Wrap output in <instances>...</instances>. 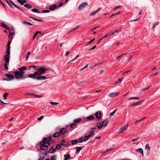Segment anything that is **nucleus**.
<instances>
[{
	"mask_svg": "<svg viewBox=\"0 0 160 160\" xmlns=\"http://www.w3.org/2000/svg\"><path fill=\"white\" fill-rule=\"evenodd\" d=\"M51 138V137L44 138L42 141L40 142L39 143L40 145L45 144L47 145H49L51 143L50 141Z\"/></svg>",
	"mask_w": 160,
	"mask_h": 160,
	"instance_id": "f257e3e1",
	"label": "nucleus"
},
{
	"mask_svg": "<svg viewBox=\"0 0 160 160\" xmlns=\"http://www.w3.org/2000/svg\"><path fill=\"white\" fill-rule=\"evenodd\" d=\"M25 73V72L23 71H16L14 72L15 77L17 79L22 78Z\"/></svg>",
	"mask_w": 160,
	"mask_h": 160,
	"instance_id": "f03ea898",
	"label": "nucleus"
},
{
	"mask_svg": "<svg viewBox=\"0 0 160 160\" xmlns=\"http://www.w3.org/2000/svg\"><path fill=\"white\" fill-rule=\"evenodd\" d=\"M46 70V67L43 66L41 67L38 69V71H35L34 73L37 74V75H40L44 73Z\"/></svg>",
	"mask_w": 160,
	"mask_h": 160,
	"instance_id": "7ed1b4c3",
	"label": "nucleus"
},
{
	"mask_svg": "<svg viewBox=\"0 0 160 160\" xmlns=\"http://www.w3.org/2000/svg\"><path fill=\"white\" fill-rule=\"evenodd\" d=\"M7 77L3 79V81H12L14 78V76L11 74H6L5 75Z\"/></svg>",
	"mask_w": 160,
	"mask_h": 160,
	"instance_id": "20e7f679",
	"label": "nucleus"
},
{
	"mask_svg": "<svg viewBox=\"0 0 160 160\" xmlns=\"http://www.w3.org/2000/svg\"><path fill=\"white\" fill-rule=\"evenodd\" d=\"M88 3L87 2H84L82 3L78 7L79 10H82L87 6Z\"/></svg>",
	"mask_w": 160,
	"mask_h": 160,
	"instance_id": "39448f33",
	"label": "nucleus"
},
{
	"mask_svg": "<svg viewBox=\"0 0 160 160\" xmlns=\"http://www.w3.org/2000/svg\"><path fill=\"white\" fill-rule=\"evenodd\" d=\"M128 126V124H127L126 126L122 127L119 130V132L120 133H121L122 132H123L125 131L126 130Z\"/></svg>",
	"mask_w": 160,
	"mask_h": 160,
	"instance_id": "423d86ee",
	"label": "nucleus"
},
{
	"mask_svg": "<svg viewBox=\"0 0 160 160\" xmlns=\"http://www.w3.org/2000/svg\"><path fill=\"white\" fill-rule=\"evenodd\" d=\"M67 131V129L66 128H62L60 129L59 130V133L61 134L65 133Z\"/></svg>",
	"mask_w": 160,
	"mask_h": 160,
	"instance_id": "0eeeda50",
	"label": "nucleus"
},
{
	"mask_svg": "<svg viewBox=\"0 0 160 160\" xmlns=\"http://www.w3.org/2000/svg\"><path fill=\"white\" fill-rule=\"evenodd\" d=\"M108 122L109 121L108 119H106L104 120L102 122V124L103 126L104 127H106L107 126V124H108Z\"/></svg>",
	"mask_w": 160,
	"mask_h": 160,
	"instance_id": "6e6552de",
	"label": "nucleus"
},
{
	"mask_svg": "<svg viewBox=\"0 0 160 160\" xmlns=\"http://www.w3.org/2000/svg\"><path fill=\"white\" fill-rule=\"evenodd\" d=\"M37 75V74H36V73L34 72L33 73L29 74L28 75V77L29 78H32L33 79L36 78L37 79V77L36 76Z\"/></svg>",
	"mask_w": 160,
	"mask_h": 160,
	"instance_id": "1a4fd4ad",
	"label": "nucleus"
},
{
	"mask_svg": "<svg viewBox=\"0 0 160 160\" xmlns=\"http://www.w3.org/2000/svg\"><path fill=\"white\" fill-rule=\"evenodd\" d=\"M41 146L40 148L41 149L44 150H47L48 148V146L45 144H43Z\"/></svg>",
	"mask_w": 160,
	"mask_h": 160,
	"instance_id": "9d476101",
	"label": "nucleus"
},
{
	"mask_svg": "<svg viewBox=\"0 0 160 160\" xmlns=\"http://www.w3.org/2000/svg\"><path fill=\"white\" fill-rule=\"evenodd\" d=\"M4 60L6 63H8L9 61V55L6 54L4 56Z\"/></svg>",
	"mask_w": 160,
	"mask_h": 160,
	"instance_id": "9b49d317",
	"label": "nucleus"
},
{
	"mask_svg": "<svg viewBox=\"0 0 160 160\" xmlns=\"http://www.w3.org/2000/svg\"><path fill=\"white\" fill-rule=\"evenodd\" d=\"M46 79V77L43 76H38L37 78V79L38 80H43Z\"/></svg>",
	"mask_w": 160,
	"mask_h": 160,
	"instance_id": "f8f14e48",
	"label": "nucleus"
},
{
	"mask_svg": "<svg viewBox=\"0 0 160 160\" xmlns=\"http://www.w3.org/2000/svg\"><path fill=\"white\" fill-rule=\"evenodd\" d=\"M95 116L98 119H100L101 118V114L99 112H98L95 113Z\"/></svg>",
	"mask_w": 160,
	"mask_h": 160,
	"instance_id": "ddd939ff",
	"label": "nucleus"
},
{
	"mask_svg": "<svg viewBox=\"0 0 160 160\" xmlns=\"http://www.w3.org/2000/svg\"><path fill=\"white\" fill-rule=\"evenodd\" d=\"M17 2L19 3L21 5H24V3H25L27 2L25 0H17Z\"/></svg>",
	"mask_w": 160,
	"mask_h": 160,
	"instance_id": "4468645a",
	"label": "nucleus"
},
{
	"mask_svg": "<svg viewBox=\"0 0 160 160\" xmlns=\"http://www.w3.org/2000/svg\"><path fill=\"white\" fill-rule=\"evenodd\" d=\"M57 8V5L56 4H54L51 6L49 8V10L51 11Z\"/></svg>",
	"mask_w": 160,
	"mask_h": 160,
	"instance_id": "2eb2a0df",
	"label": "nucleus"
},
{
	"mask_svg": "<svg viewBox=\"0 0 160 160\" xmlns=\"http://www.w3.org/2000/svg\"><path fill=\"white\" fill-rule=\"evenodd\" d=\"M82 120V119L81 118H76L74 120L73 122L74 123L76 124V123H78L81 122Z\"/></svg>",
	"mask_w": 160,
	"mask_h": 160,
	"instance_id": "dca6fc26",
	"label": "nucleus"
},
{
	"mask_svg": "<svg viewBox=\"0 0 160 160\" xmlns=\"http://www.w3.org/2000/svg\"><path fill=\"white\" fill-rule=\"evenodd\" d=\"M101 9L100 8H99L98 10H96V11H92V12L90 14V16H94V15H95V14H96L98 11Z\"/></svg>",
	"mask_w": 160,
	"mask_h": 160,
	"instance_id": "f3484780",
	"label": "nucleus"
},
{
	"mask_svg": "<svg viewBox=\"0 0 160 160\" xmlns=\"http://www.w3.org/2000/svg\"><path fill=\"white\" fill-rule=\"evenodd\" d=\"M118 92H112L109 94V96L110 97H115L118 95Z\"/></svg>",
	"mask_w": 160,
	"mask_h": 160,
	"instance_id": "a211bd4d",
	"label": "nucleus"
},
{
	"mask_svg": "<svg viewBox=\"0 0 160 160\" xmlns=\"http://www.w3.org/2000/svg\"><path fill=\"white\" fill-rule=\"evenodd\" d=\"M8 1H9V2L14 7H15L16 8H18V9H20L21 10H22L21 8H20V7H18L17 5L16 4H15L11 0H8Z\"/></svg>",
	"mask_w": 160,
	"mask_h": 160,
	"instance_id": "6ab92c4d",
	"label": "nucleus"
},
{
	"mask_svg": "<svg viewBox=\"0 0 160 160\" xmlns=\"http://www.w3.org/2000/svg\"><path fill=\"white\" fill-rule=\"evenodd\" d=\"M137 151L139 152H140L142 156H143V152L142 148H140L137 149Z\"/></svg>",
	"mask_w": 160,
	"mask_h": 160,
	"instance_id": "aec40b11",
	"label": "nucleus"
},
{
	"mask_svg": "<svg viewBox=\"0 0 160 160\" xmlns=\"http://www.w3.org/2000/svg\"><path fill=\"white\" fill-rule=\"evenodd\" d=\"M60 135L59 132H56L53 135V137L55 138H57L59 137Z\"/></svg>",
	"mask_w": 160,
	"mask_h": 160,
	"instance_id": "412c9836",
	"label": "nucleus"
},
{
	"mask_svg": "<svg viewBox=\"0 0 160 160\" xmlns=\"http://www.w3.org/2000/svg\"><path fill=\"white\" fill-rule=\"evenodd\" d=\"M70 157V155L69 154L64 155V160H68Z\"/></svg>",
	"mask_w": 160,
	"mask_h": 160,
	"instance_id": "4be33fe9",
	"label": "nucleus"
},
{
	"mask_svg": "<svg viewBox=\"0 0 160 160\" xmlns=\"http://www.w3.org/2000/svg\"><path fill=\"white\" fill-rule=\"evenodd\" d=\"M86 118L89 120H92L94 119V117L92 115H91L90 116L87 117Z\"/></svg>",
	"mask_w": 160,
	"mask_h": 160,
	"instance_id": "5701e85b",
	"label": "nucleus"
},
{
	"mask_svg": "<svg viewBox=\"0 0 160 160\" xmlns=\"http://www.w3.org/2000/svg\"><path fill=\"white\" fill-rule=\"evenodd\" d=\"M56 151V150L55 148H52L50 149L49 151L48 152L49 153H54Z\"/></svg>",
	"mask_w": 160,
	"mask_h": 160,
	"instance_id": "b1692460",
	"label": "nucleus"
},
{
	"mask_svg": "<svg viewBox=\"0 0 160 160\" xmlns=\"http://www.w3.org/2000/svg\"><path fill=\"white\" fill-rule=\"evenodd\" d=\"M97 126L98 128L99 129L101 128L103 126L102 123H97Z\"/></svg>",
	"mask_w": 160,
	"mask_h": 160,
	"instance_id": "393cba45",
	"label": "nucleus"
},
{
	"mask_svg": "<svg viewBox=\"0 0 160 160\" xmlns=\"http://www.w3.org/2000/svg\"><path fill=\"white\" fill-rule=\"evenodd\" d=\"M1 24L4 28L7 29V30H9V28L6 25L2 23Z\"/></svg>",
	"mask_w": 160,
	"mask_h": 160,
	"instance_id": "a878e982",
	"label": "nucleus"
},
{
	"mask_svg": "<svg viewBox=\"0 0 160 160\" xmlns=\"http://www.w3.org/2000/svg\"><path fill=\"white\" fill-rule=\"evenodd\" d=\"M29 17L30 18H32V19L33 20L35 21H39V22H42V20L41 19H38L36 18H33V17H32L31 16Z\"/></svg>",
	"mask_w": 160,
	"mask_h": 160,
	"instance_id": "bb28decb",
	"label": "nucleus"
},
{
	"mask_svg": "<svg viewBox=\"0 0 160 160\" xmlns=\"http://www.w3.org/2000/svg\"><path fill=\"white\" fill-rule=\"evenodd\" d=\"M24 5L25 7L28 9L31 8H32L31 6L29 4H25Z\"/></svg>",
	"mask_w": 160,
	"mask_h": 160,
	"instance_id": "cd10ccee",
	"label": "nucleus"
},
{
	"mask_svg": "<svg viewBox=\"0 0 160 160\" xmlns=\"http://www.w3.org/2000/svg\"><path fill=\"white\" fill-rule=\"evenodd\" d=\"M94 133V131H93L91 132L88 136V137H89V138H91L92 136Z\"/></svg>",
	"mask_w": 160,
	"mask_h": 160,
	"instance_id": "c85d7f7f",
	"label": "nucleus"
},
{
	"mask_svg": "<svg viewBox=\"0 0 160 160\" xmlns=\"http://www.w3.org/2000/svg\"><path fill=\"white\" fill-rule=\"evenodd\" d=\"M31 11L32 12H36V13H39V12L38 10L37 9H36V8L32 9L31 10Z\"/></svg>",
	"mask_w": 160,
	"mask_h": 160,
	"instance_id": "c756f323",
	"label": "nucleus"
},
{
	"mask_svg": "<svg viewBox=\"0 0 160 160\" xmlns=\"http://www.w3.org/2000/svg\"><path fill=\"white\" fill-rule=\"evenodd\" d=\"M26 69V68L25 66H23L18 69L19 71H23V70H25Z\"/></svg>",
	"mask_w": 160,
	"mask_h": 160,
	"instance_id": "7c9ffc66",
	"label": "nucleus"
},
{
	"mask_svg": "<svg viewBox=\"0 0 160 160\" xmlns=\"http://www.w3.org/2000/svg\"><path fill=\"white\" fill-rule=\"evenodd\" d=\"M61 148V145L60 144H58L55 147V149H60Z\"/></svg>",
	"mask_w": 160,
	"mask_h": 160,
	"instance_id": "2f4dec72",
	"label": "nucleus"
},
{
	"mask_svg": "<svg viewBox=\"0 0 160 160\" xmlns=\"http://www.w3.org/2000/svg\"><path fill=\"white\" fill-rule=\"evenodd\" d=\"M145 148L146 149L148 150L149 152L150 150V148L149 146V145L148 144H147L145 146Z\"/></svg>",
	"mask_w": 160,
	"mask_h": 160,
	"instance_id": "473e14b6",
	"label": "nucleus"
},
{
	"mask_svg": "<svg viewBox=\"0 0 160 160\" xmlns=\"http://www.w3.org/2000/svg\"><path fill=\"white\" fill-rule=\"evenodd\" d=\"M8 93L7 92L4 93V94H3V98L5 99H6L7 98V97L8 96Z\"/></svg>",
	"mask_w": 160,
	"mask_h": 160,
	"instance_id": "72a5a7b5",
	"label": "nucleus"
},
{
	"mask_svg": "<svg viewBox=\"0 0 160 160\" xmlns=\"http://www.w3.org/2000/svg\"><path fill=\"white\" fill-rule=\"evenodd\" d=\"M82 148L81 147H77V152L78 153H79L80 151L81 150Z\"/></svg>",
	"mask_w": 160,
	"mask_h": 160,
	"instance_id": "f704fd0d",
	"label": "nucleus"
},
{
	"mask_svg": "<svg viewBox=\"0 0 160 160\" xmlns=\"http://www.w3.org/2000/svg\"><path fill=\"white\" fill-rule=\"evenodd\" d=\"M29 95H33L35 97H38L39 98H41L42 97V96L41 95H38L35 94H29Z\"/></svg>",
	"mask_w": 160,
	"mask_h": 160,
	"instance_id": "c9c22d12",
	"label": "nucleus"
},
{
	"mask_svg": "<svg viewBox=\"0 0 160 160\" xmlns=\"http://www.w3.org/2000/svg\"><path fill=\"white\" fill-rule=\"evenodd\" d=\"M140 98L138 97H134L132 98H129L128 99V100H132L133 99H139Z\"/></svg>",
	"mask_w": 160,
	"mask_h": 160,
	"instance_id": "e433bc0d",
	"label": "nucleus"
},
{
	"mask_svg": "<svg viewBox=\"0 0 160 160\" xmlns=\"http://www.w3.org/2000/svg\"><path fill=\"white\" fill-rule=\"evenodd\" d=\"M117 110V109H115V110H114L112 112L110 113V116H113Z\"/></svg>",
	"mask_w": 160,
	"mask_h": 160,
	"instance_id": "4c0bfd02",
	"label": "nucleus"
},
{
	"mask_svg": "<svg viewBox=\"0 0 160 160\" xmlns=\"http://www.w3.org/2000/svg\"><path fill=\"white\" fill-rule=\"evenodd\" d=\"M10 48H7V51H6V55H10Z\"/></svg>",
	"mask_w": 160,
	"mask_h": 160,
	"instance_id": "58836bf2",
	"label": "nucleus"
},
{
	"mask_svg": "<svg viewBox=\"0 0 160 160\" xmlns=\"http://www.w3.org/2000/svg\"><path fill=\"white\" fill-rule=\"evenodd\" d=\"M50 103L51 104L54 105H56L58 104V102H50Z\"/></svg>",
	"mask_w": 160,
	"mask_h": 160,
	"instance_id": "ea45409f",
	"label": "nucleus"
},
{
	"mask_svg": "<svg viewBox=\"0 0 160 160\" xmlns=\"http://www.w3.org/2000/svg\"><path fill=\"white\" fill-rule=\"evenodd\" d=\"M76 124L74 123L70 125V127L71 128H73V127H76Z\"/></svg>",
	"mask_w": 160,
	"mask_h": 160,
	"instance_id": "a19ab883",
	"label": "nucleus"
},
{
	"mask_svg": "<svg viewBox=\"0 0 160 160\" xmlns=\"http://www.w3.org/2000/svg\"><path fill=\"white\" fill-rule=\"evenodd\" d=\"M159 23V22L158 21L155 23H154L152 27V28L153 29Z\"/></svg>",
	"mask_w": 160,
	"mask_h": 160,
	"instance_id": "79ce46f5",
	"label": "nucleus"
},
{
	"mask_svg": "<svg viewBox=\"0 0 160 160\" xmlns=\"http://www.w3.org/2000/svg\"><path fill=\"white\" fill-rule=\"evenodd\" d=\"M121 30L120 29H117L116 30L112 32V34H113L115 33H117L119 32H120Z\"/></svg>",
	"mask_w": 160,
	"mask_h": 160,
	"instance_id": "37998d69",
	"label": "nucleus"
},
{
	"mask_svg": "<svg viewBox=\"0 0 160 160\" xmlns=\"http://www.w3.org/2000/svg\"><path fill=\"white\" fill-rule=\"evenodd\" d=\"M23 24H26L29 25H32V24L31 23L27 21H23Z\"/></svg>",
	"mask_w": 160,
	"mask_h": 160,
	"instance_id": "c03bdc74",
	"label": "nucleus"
},
{
	"mask_svg": "<svg viewBox=\"0 0 160 160\" xmlns=\"http://www.w3.org/2000/svg\"><path fill=\"white\" fill-rule=\"evenodd\" d=\"M56 156L53 155L51 157L50 160H56Z\"/></svg>",
	"mask_w": 160,
	"mask_h": 160,
	"instance_id": "a18cd8bd",
	"label": "nucleus"
},
{
	"mask_svg": "<svg viewBox=\"0 0 160 160\" xmlns=\"http://www.w3.org/2000/svg\"><path fill=\"white\" fill-rule=\"evenodd\" d=\"M78 141L77 140H74L73 141H72V145L74 144L78 143Z\"/></svg>",
	"mask_w": 160,
	"mask_h": 160,
	"instance_id": "49530a36",
	"label": "nucleus"
},
{
	"mask_svg": "<svg viewBox=\"0 0 160 160\" xmlns=\"http://www.w3.org/2000/svg\"><path fill=\"white\" fill-rule=\"evenodd\" d=\"M12 30H13V32H9L10 35H14L15 34V32H14V29L13 28H12Z\"/></svg>",
	"mask_w": 160,
	"mask_h": 160,
	"instance_id": "de8ad7c7",
	"label": "nucleus"
},
{
	"mask_svg": "<svg viewBox=\"0 0 160 160\" xmlns=\"http://www.w3.org/2000/svg\"><path fill=\"white\" fill-rule=\"evenodd\" d=\"M113 34H112V32H111V33H108V34H107L104 37V38H106V37H109L110 36V35H112Z\"/></svg>",
	"mask_w": 160,
	"mask_h": 160,
	"instance_id": "09e8293b",
	"label": "nucleus"
},
{
	"mask_svg": "<svg viewBox=\"0 0 160 160\" xmlns=\"http://www.w3.org/2000/svg\"><path fill=\"white\" fill-rule=\"evenodd\" d=\"M65 140H63L62 141L60 144H61V145L64 146L65 144Z\"/></svg>",
	"mask_w": 160,
	"mask_h": 160,
	"instance_id": "8fccbe9b",
	"label": "nucleus"
},
{
	"mask_svg": "<svg viewBox=\"0 0 160 160\" xmlns=\"http://www.w3.org/2000/svg\"><path fill=\"white\" fill-rule=\"evenodd\" d=\"M42 12L43 13H48L50 12V11L48 10H42Z\"/></svg>",
	"mask_w": 160,
	"mask_h": 160,
	"instance_id": "3c124183",
	"label": "nucleus"
},
{
	"mask_svg": "<svg viewBox=\"0 0 160 160\" xmlns=\"http://www.w3.org/2000/svg\"><path fill=\"white\" fill-rule=\"evenodd\" d=\"M158 73H159V72H157L155 73H154L153 74H150V77H152V76H154L155 75H157Z\"/></svg>",
	"mask_w": 160,
	"mask_h": 160,
	"instance_id": "603ef678",
	"label": "nucleus"
},
{
	"mask_svg": "<svg viewBox=\"0 0 160 160\" xmlns=\"http://www.w3.org/2000/svg\"><path fill=\"white\" fill-rule=\"evenodd\" d=\"M89 138V137H88V136H86L84 137L83 140L84 141H86L87 140L88 138Z\"/></svg>",
	"mask_w": 160,
	"mask_h": 160,
	"instance_id": "864d4df0",
	"label": "nucleus"
},
{
	"mask_svg": "<svg viewBox=\"0 0 160 160\" xmlns=\"http://www.w3.org/2000/svg\"><path fill=\"white\" fill-rule=\"evenodd\" d=\"M79 57V55H77L76 57L75 58H74L72 60L70 61L69 62H72L73 61H74L76 59H77V58H78Z\"/></svg>",
	"mask_w": 160,
	"mask_h": 160,
	"instance_id": "5fc2aeb1",
	"label": "nucleus"
},
{
	"mask_svg": "<svg viewBox=\"0 0 160 160\" xmlns=\"http://www.w3.org/2000/svg\"><path fill=\"white\" fill-rule=\"evenodd\" d=\"M7 63H5L4 64V68L5 69L8 70V66H7Z\"/></svg>",
	"mask_w": 160,
	"mask_h": 160,
	"instance_id": "6e6d98bb",
	"label": "nucleus"
},
{
	"mask_svg": "<svg viewBox=\"0 0 160 160\" xmlns=\"http://www.w3.org/2000/svg\"><path fill=\"white\" fill-rule=\"evenodd\" d=\"M144 102V100H142L141 101H140L138 102V105H140L143 102Z\"/></svg>",
	"mask_w": 160,
	"mask_h": 160,
	"instance_id": "4d7b16f0",
	"label": "nucleus"
},
{
	"mask_svg": "<svg viewBox=\"0 0 160 160\" xmlns=\"http://www.w3.org/2000/svg\"><path fill=\"white\" fill-rule=\"evenodd\" d=\"M83 141H84L83 138H80V139H79V140H78V142H81Z\"/></svg>",
	"mask_w": 160,
	"mask_h": 160,
	"instance_id": "13d9d810",
	"label": "nucleus"
},
{
	"mask_svg": "<svg viewBox=\"0 0 160 160\" xmlns=\"http://www.w3.org/2000/svg\"><path fill=\"white\" fill-rule=\"evenodd\" d=\"M38 34V32H36L34 34L33 37V39L34 40L35 37H36L37 35Z\"/></svg>",
	"mask_w": 160,
	"mask_h": 160,
	"instance_id": "bf43d9fd",
	"label": "nucleus"
},
{
	"mask_svg": "<svg viewBox=\"0 0 160 160\" xmlns=\"http://www.w3.org/2000/svg\"><path fill=\"white\" fill-rule=\"evenodd\" d=\"M95 38H94L91 41H89V42H88L87 44H89L90 43L93 42L95 40Z\"/></svg>",
	"mask_w": 160,
	"mask_h": 160,
	"instance_id": "052dcab7",
	"label": "nucleus"
},
{
	"mask_svg": "<svg viewBox=\"0 0 160 160\" xmlns=\"http://www.w3.org/2000/svg\"><path fill=\"white\" fill-rule=\"evenodd\" d=\"M11 43V42L9 41L8 42L7 46H8V48H10V44Z\"/></svg>",
	"mask_w": 160,
	"mask_h": 160,
	"instance_id": "680f3d73",
	"label": "nucleus"
},
{
	"mask_svg": "<svg viewBox=\"0 0 160 160\" xmlns=\"http://www.w3.org/2000/svg\"><path fill=\"white\" fill-rule=\"evenodd\" d=\"M131 105H133V106H138V102L133 103L132 104H131Z\"/></svg>",
	"mask_w": 160,
	"mask_h": 160,
	"instance_id": "e2e57ef3",
	"label": "nucleus"
},
{
	"mask_svg": "<svg viewBox=\"0 0 160 160\" xmlns=\"http://www.w3.org/2000/svg\"><path fill=\"white\" fill-rule=\"evenodd\" d=\"M131 70H128L126 72H124L123 73H122V75H123L127 73L128 72H131Z\"/></svg>",
	"mask_w": 160,
	"mask_h": 160,
	"instance_id": "0e129e2a",
	"label": "nucleus"
},
{
	"mask_svg": "<svg viewBox=\"0 0 160 160\" xmlns=\"http://www.w3.org/2000/svg\"><path fill=\"white\" fill-rule=\"evenodd\" d=\"M100 27V26H97V27H96L95 28H93L92 29H91V31H93V30L96 29V28H99Z\"/></svg>",
	"mask_w": 160,
	"mask_h": 160,
	"instance_id": "69168bd1",
	"label": "nucleus"
},
{
	"mask_svg": "<svg viewBox=\"0 0 160 160\" xmlns=\"http://www.w3.org/2000/svg\"><path fill=\"white\" fill-rule=\"evenodd\" d=\"M104 38V37L102 38H101V39H100V40H99L97 42V44H99L100 42L101 41L103 38Z\"/></svg>",
	"mask_w": 160,
	"mask_h": 160,
	"instance_id": "338daca9",
	"label": "nucleus"
},
{
	"mask_svg": "<svg viewBox=\"0 0 160 160\" xmlns=\"http://www.w3.org/2000/svg\"><path fill=\"white\" fill-rule=\"evenodd\" d=\"M43 117V116H42L41 117H40L39 118H38V120H41Z\"/></svg>",
	"mask_w": 160,
	"mask_h": 160,
	"instance_id": "774afa93",
	"label": "nucleus"
}]
</instances>
